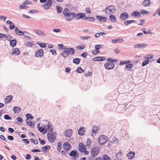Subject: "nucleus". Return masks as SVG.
I'll use <instances>...</instances> for the list:
<instances>
[{
    "label": "nucleus",
    "mask_w": 160,
    "mask_h": 160,
    "mask_svg": "<svg viewBox=\"0 0 160 160\" xmlns=\"http://www.w3.org/2000/svg\"><path fill=\"white\" fill-rule=\"evenodd\" d=\"M108 140V138L107 136L102 135L98 138V141L100 145H103Z\"/></svg>",
    "instance_id": "obj_3"
},
{
    "label": "nucleus",
    "mask_w": 160,
    "mask_h": 160,
    "mask_svg": "<svg viewBox=\"0 0 160 160\" xmlns=\"http://www.w3.org/2000/svg\"><path fill=\"white\" fill-rule=\"evenodd\" d=\"M103 46V45L101 44L96 45L95 46V48L96 50H98L102 47Z\"/></svg>",
    "instance_id": "obj_49"
},
{
    "label": "nucleus",
    "mask_w": 160,
    "mask_h": 160,
    "mask_svg": "<svg viewBox=\"0 0 160 160\" xmlns=\"http://www.w3.org/2000/svg\"><path fill=\"white\" fill-rule=\"evenodd\" d=\"M4 118L6 120H10L12 119V118L8 114H6L4 116Z\"/></svg>",
    "instance_id": "obj_50"
},
{
    "label": "nucleus",
    "mask_w": 160,
    "mask_h": 160,
    "mask_svg": "<svg viewBox=\"0 0 160 160\" xmlns=\"http://www.w3.org/2000/svg\"><path fill=\"white\" fill-rule=\"evenodd\" d=\"M84 128H80L78 130V133L80 136H83L85 133V130H83Z\"/></svg>",
    "instance_id": "obj_24"
},
{
    "label": "nucleus",
    "mask_w": 160,
    "mask_h": 160,
    "mask_svg": "<svg viewBox=\"0 0 160 160\" xmlns=\"http://www.w3.org/2000/svg\"><path fill=\"white\" fill-rule=\"evenodd\" d=\"M57 150L58 152H60L62 148V144L60 142H58L57 144Z\"/></svg>",
    "instance_id": "obj_38"
},
{
    "label": "nucleus",
    "mask_w": 160,
    "mask_h": 160,
    "mask_svg": "<svg viewBox=\"0 0 160 160\" xmlns=\"http://www.w3.org/2000/svg\"><path fill=\"white\" fill-rule=\"evenodd\" d=\"M124 41V40L122 38H118L116 39H112V43H115L116 42H123Z\"/></svg>",
    "instance_id": "obj_32"
},
{
    "label": "nucleus",
    "mask_w": 160,
    "mask_h": 160,
    "mask_svg": "<svg viewBox=\"0 0 160 160\" xmlns=\"http://www.w3.org/2000/svg\"><path fill=\"white\" fill-rule=\"evenodd\" d=\"M47 128L48 130L50 132H52L54 129V127L52 123L50 122H48L47 125Z\"/></svg>",
    "instance_id": "obj_18"
},
{
    "label": "nucleus",
    "mask_w": 160,
    "mask_h": 160,
    "mask_svg": "<svg viewBox=\"0 0 160 160\" xmlns=\"http://www.w3.org/2000/svg\"><path fill=\"white\" fill-rule=\"evenodd\" d=\"M53 134V132H52L51 133L49 132H48L47 138L49 142H53L55 140V137H52Z\"/></svg>",
    "instance_id": "obj_8"
},
{
    "label": "nucleus",
    "mask_w": 160,
    "mask_h": 160,
    "mask_svg": "<svg viewBox=\"0 0 160 160\" xmlns=\"http://www.w3.org/2000/svg\"><path fill=\"white\" fill-rule=\"evenodd\" d=\"M32 3V1L28 0H26L22 4L20 5L19 6V8L20 10L27 9L28 8V7L27 5V4H30Z\"/></svg>",
    "instance_id": "obj_5"
},
{
    "label": "nucleus",
    "mask_w": 160,
    "mask_h": 160,
    "mask_svg": "<svg viewBox=\"0 0 160 160\" xmlns=\"http://www.w3.org/2000/svg\"><path fill=\"white\" fill-rule=\"evenodd\" d=\"M96 18L101 22H104L107 20V18L105 17L97 15L96 16Z\"/></svg>",
    "instance_id": "obj_19"
},
{
    "label": "nucleus",
    "mask_w": 160,
    "mask_h": 160,
    "mask_svg": "<svg viewBox=\"0 0 160 160\" xmlns=\"http://www.w3.org/2000/svg\"><path fill=\"white\" fill-rule=\"evenodd\" d=\"M69 155L74 158V159L76 160L79 157V154L78 151L76 150H73L69 153Z\"/></svg>",
    "instance_id": "obj_7"
},
{
    "label": "nucleus",
    "mask_w": 160,
    "mask_h": 160,
    "mask_svg": "<svg viewBox=\"0 0 160 160\" xmlns=\"http://www.w3.org/2000/svg\"><path fill=\"white\" fill-rule=\"evenodd\" d=\"M38 44L41 48H45L47 46L46 44L45 43H41Z\"/></svg>",
    "instance_id": "obj_54"
},
{
    "label": "nucleus",
    "mask_w": 160,
    "mask_h": 160,
    "mask_svg": "<svg viewBox=\"0 0 160 160\" xmlns=\"http://www.w3.org/2000/svg\"><path fill=\"white\" fill-rule=\"evenodd\" d=\"M92 141L90 139H88L86 142V145L89 147H90V144L91 143Z\"/></svg>",
    "instance_id": "obj_43"
},
{
    "label": "nucleus",
    "mask_w": 160,
    "mask_h": 160,
    "mask_svg": "<svg viewBox=\"0 0 160 160\" xmlns=\"http://www.w3.org/2000/svg\"><path fill=\"white\" fill-rule=\"evenodd\" d=\"M34 43L32 42L28 41L26 43V46L28 47H32L33 45H34Z\"/></svg>",
    "instance_id": "obj_44"
},
{
    "label": "nucleus",
    "mask_w": 160,
    "mask_h": 160,
    "mask_svg": "<svg viewBox=\"0 0 160 160\" xmlns=\"http://www.w3.org/2000/svg\"><path fill=\"white\" fill-rule=\"evenodd\" d=\"M92 75V73L90 71H88L87 73H85V75L87 77L91 76Z\"/></svg>",
    "instance_id": "obj_61"
},
{
    "label": "nucleus",
    "mask_w": 160,
    "mask_h": 160,
    "mask_svg": "<svg viewBox=\"0 0 160 160\" xmlns=\"http://www.w3.org/2000/svg\"><path fill=\"white\" fill-rule=\"evenodd\" d=\"M12 50L13 51L11 53V55H18L20 53V50L18 48H14L12 49Z\"/></svg>",
    "instance_id": "obj_17"
},
{
    "label": "nucleus",
    "mask_w": 160,
    "mask_h": 160,
    "mask_svg": "<svg viewBox=\"0 0 160 160\" xmlns=\"http://www.w3.org/2000/svg\"><path fill=\"white\" fill-rule=\"evenodd\" d=\"M150 61L149 59L144 60V62L142 63V66H144L149 63Z\"/></svg>",
    "instance_id": "obj_42"
},
{
    "label": "nucleus",
    "mask_w": 160,
    "mask_h": 160,
    "mask_svg": "<svg viewBox=\"0 0 160 160\" xmlns=\"http://www.w3.org/2000/svg\"><path fill=\"white\" fill-rule=\"evenodd\" d=\"M147 46V44L142 43L135 45L134 48H144Z\"/></svg>",
    "instance_id": "obj_16"
},
{
    "label": "nucleus",
    "mask_w": 160,
    "mask_h": 160,
    "mask_svg": "<svg viewBox=\"0 0 160 160\" xmlns=\"http://www.w3.org/2000/svg\"><path fill=\"white\" fill-rule=\"evenodd\" d=\"M81 61V59L78 58H76L74 59L73 60V62L76 64H78Z\"/></svg>",
    "instance_id": "obj_35"
},
{
    "label": "nucleus",
    "mask_w": 160,
    "mask_h": 160,
    "mask_svg": "<svg viewBox=\"0 0 160 160\" xmlns=\"http://www.w3.org/2000/svg\"><path fill=\"white\" fill-rule=\"evenodd\" d=\"M135 153L134 152L130 151L127 154V157L129 159H133L135 156Z\"/></svg>",
    "instance_id": "obj_23"
},
{
    "label": "nucleus",
    "mask_w": 160,
    "mask_h": 160,
    "mask_svg": "<svg viewBox=\"0 0 160 160\" xmlns=\"http://www.w3.org/2000/svg\"><path fill=\"white\" fill-rule=\"evenodd\" d=\"M86 82H85V81H82L81 84L82 88L84 90H86L88 89L90 87L89 84H87V83H89V81H85Z\"/></svg>",
    "instance_id": "obj_6"
},
{
    "label": "nucleus",
    "mask_w": 160,
    "mask_h": 160,
    "mask_svg": "<svg viewBox=\"0 0 160 160\" xmlns=\"http://www.w3.org/2000/svg\"><path fill=\"white\" fill-rule=\"evenodd\" d=\"M17 41L16 39H14L10 41V44L11 46L12 47L15 46L17 44Z\"/></svg>",
    "instance_id": "obj_28"
},
{
    "label": "nucleus",
    "mask_w": 160,
    "mask_h": 160,
    "mask_svg": "<svg viewBox=\"0 0 160 160\" xmlns=\"http://www.w3.org/2000/svg\"><path fill=\"white\" fill-rule=\"evenodd\" d=\"M44 52L42 49H40L38 50L36 52L35 56L36 57H42L43 56Z\"/></svg>",
    "instance_id": "obj_15"
},
{
    "label": "nucleus",
    "mask_w": 160,
    "mask_h": 160,
    "mask_svg": "<svg viewBox=\"0 0 160 160\" xmlns=\"http://www.w3.org/2000/svg\"><path fill=\"white\" fill-rule=\"evenodd\" d=\"M100 150V148L98 147L95 146L93 147L91 150L92 156L93 157H94L97 155L99 153Z\"/></svg>",
    "instance_id": "obj_4"
},
{
    "label": "nucleus",
    "mask_w": 160,
    "mask_h": 160,
    "mask_svg": "<svg viewBox=\"0 0 160 160\" xmlns=\"http://www.w3.org/2000/svg\"><path fill=\"white\" fill-rule=\"evenodd\" d=\"M63 149L66 151L69 150L71 148L70 144L68 142H65L63 145Z\"/></svg>",
    "instance_id": "obj_12"
},
{
    "label": "nucleus",
    "mask_w": 160,
    "mask_h": 160,
    "mask_svg": "<svg viewBox=\"0 0 160 160\" xmlns=\"http://www.w3.org/2000/svg\"><path fill=\"white\" fill-rule=\"evenodd\" d=\"M90 36H80V38L81 39L83 40H86L87 39H88L90 38Z\"/></svg>",
    "instance_id": "obj_51"
},
{
    "label": "nucleus",
    "mask_w": 160,
    "mask_h": 160,
    "mask_svg": "<svg viewBox=\"0 0 160 160\" xmlns=\"http://www.w3.org/2000/svg\"><path fill=\"white\" fill-rule=\"evenodd\" d=\"M102 160H111L110 158L107 154H104L102 156Z\"/></svg>",
    "instance_id": "obj_37"
},
{
    "label": "nucleus",
    "mask_w": 160,
    "mask_h": 160,
    "mask_svg": "<svg viewBox=\"0 0 160 160\" xmlns=\"http://www.w3.org/2000/svg\"><path fill=\"white\" fill-rule=\"evenodd\" d=\"M85 46L84 45H82L81 46H77L76 48L78 49L81 50L85 48Z\"/></svg>",
    "instance_id": "obj_56"
},
{
    "label": "nucleus",
    "mask_w": 160,
    "mask_h": 160,
    "mask_svg": "<svg viewBox=\"0 0 160 160\" xmlns=\"http://www.w3.org/2000/svg\"><path fill=\"white\" fill-rule=\"evenodd\" d=\"M51 148V146L49 145H47L46 146L42 147V152L46 153L47 152V150H49Z\"/></svg>",
    "instance_id": "obj_22"
},
{
    "label": "nucleus",
    "mask_w": 160,
    "mask_h": 160,
    "mask_svg": "<svg viewBox=\"0 0 160 160\" xmlns=\"http://www.w3.org/2000/svg\"><path fill=\"white\" fill-rule=\"evenodd\" d=\"M110 20L113 22H117V19L116 17L113 15H110L109 16Z\"/></svg>",
    "instance_id": "obj_27"
},
{
    "label": "nucleus",
    "mask_w": 160,
    "mask_h": 160,
    "mask_svg": "<svg viewBox=\"0 0 160 160\" xmlns=\"http://www.w3.org/2000/svg\"><path fill=\"white\" fill-rule=\"evenodd\" d=\"M22 141L24 143L26 144H28L29 143V140L27 139H22Z\"/></svg>",
    "instance_id": "obj_57"
},
{
    "label": "nucleus",
    "mask_w": 160,
    "mask_h": 160,
    "mask_svg": "<svg viewBox=\"0 0 160 160\" xmlns=\"http://www.w3.org/2000/svg\"><path fill=\"white\" fill-rule=\"evenodd\" d=\"M76 17L77 19H79L82 18H85V15L84 13H79L77 14H76Z\"/></svg>",
    "instance_id": "obj_21"
},
{
    "label": "nucleus",
    "mask_w": 160,
    "mask_h": 160,
    "mask_svg": "<svg viewBox=\"0 0 160 160\" xmlns=\"http://www.w3.org/2000/svg\"><path fill=\"white\" fill-rule=\"evenodd\" d=\"M13 97L11 95H8L7 96L5 100V102L6 103H10L12 101Z\"/></svg>",
    "instance_id": "obj_25"
},
{
    "label": "nucleus",
    "mask_w": 160,
    "mask_h": 160,
    "mask_svg": "<svg viewBox=\"0 0 160 160\" xmlns=\"http://www.w3.org/2000/svg\"><path fill=\"white\" fill-rule=\"evenodd\" d=\"M67 134L66 135V136L67 137H71L72 134V129H69L67 131Z\"/></svg>",
    "instance_id": "obj_36"
},
{
    "label": "nucleus",
    "mask_w": 160,
    "mask_h": 160,
    "mask_svg": "<svg viewBox=\"0 0 160 160\" xmlns=\"http://www.w3.org/2000/svg\"><path fill=\"white\" fill-rule=\"evenodd\" d=\"M63 14L65 16L66 20L70 21L72 19L76 18V13L70 12L69 10L67 8H65L63 12Z\"/></svg>",
    "instance_id": "obj_1"
},
{
    "label": "nucleus",
    "mask_w": 160,
    "mask_h": 160,
    "mask_svg": "<svg viewBox=\"0 0 160 160\" xmlns=\"http://www.w3.org/2000/svg\"><path fill=\"white\" fill-rule=\"evenodd\" d=\"M26 117L27 118L26 119H28L29 118L33 119L34 118V117L31 114L28 113L26 115Z\"/></svg>",
    "instance_id": "obj_39"
},
{
    "label": "nucleus",
    "mask_w": 160,
    "mask_h": 160,
    "mask_svg": "<svg viewBox=\"0 0 160 160\" xmlns=\"http://www.w3.org/2000/svg\"><path fill=\"white\" fill-rule=\"evenodd\" d=\"M132 66H133V65L132 64H130V63H129V64H126V68H129V69H128V71H130V70L132 67Z\"/></svg>",
    "instance_id": "obj_40"
},
{
    "label": "nucleus",
    "mask_w": 160,
    "mask_h": 160,
    "mask_svg": "<svg viewBox=\"0 0 160 160\" xmlns=\"http://www.w3.org/2000/svg\"><path fill=\"white\" fill-rule=\"evenodd\" d=\"M6 38L7 40L10 41V39H12V37L10 35H8L7 36H6Z\"/></svg>",
    "instance_id": "obj_59"
},
{
    "label": "nucleus",
    "mask_w": 160,
    "mask_h": 160,
    "mask_svg": "<svg viewBox=\"0 0 160 160\" xmlns=\"http://www.w3.org/2000/svg\"><path fill=\"white\" fill-rule=\"evenodd\" d=\"M129 16L128 13L124 12L120 14V18L122 20H124L128 18Z\"/></svg>",
    "instance_id": "obj_13"
},
{
    "label": "nucleus",
    "mask_w": 160,
    "mask_h": 160,
    "mask_svg": "<svg viewBox=\"0 0 160 160\" xmlns=\"http://www.w3.org/2000/svg\"><path fill=\"white\" fill-rule=\"evenodd\" d=\"M140 12L141 14L143 15H144L145 14H148L149 13L148 11H146L144 10H141Z\"/></svg>",
    "instance_id": "obj_55"
},
{
    "label": "nucleus",
    "mask_w": 160,
    "mask_h": 160,
    "mask_svg": "<svg viewBox=\"0 0 160 160\" xmlns=\"http://www.w3.org/2000/svg\"><path fill=\"white\" fill-rule=\"evenodd\" d=\"M15 31L16 34L21 36H24V32L19 30L18 27H16Z\"/></svg>",
    "instance_id": "obj_20"
},
{
    "label": "nucleus",
    "mask_w": 160,
    "mask_h": 160,
    "mask_svg": "<svg viewBox=\"0 0 160 160\" xmlns=\"http://www.w3.org/2000/svg\"><path fill=\"white\" fill-rule=\"evenodd\" d=\"M42 126H43V127H38V130L42 133L44 132L45 127H46V126L45 125H43Z\"/></svg>",
    "instance_id": "obj_34"
},
{
    "label": "nucleus",
    "mask_w": 160,
    "mask_h": 160,
    "mask_svg": "<svg viewBox=\"0 0 160 160\" xmlns=\"http://www.w3.org/2000/svg\"><path fill=\"white\" fill-rule=\"evenodd\" d=\"M112 140V142H113L117 143L118 142V140L116 137H113Z\"/></svg>",
    "instance_id": "obj_53"
},
{
    "label": "nucleus",
    "mask_w": 160,
    "mask_h": 160,
    "mask_svg": "<svg viewBox=\"0 0 160 160\" xmlns=\"http://www.w3.org/2000/svg\"><path fill=\"white\" fill-rule=\"evenodd\" d=\"M56 8L57 11V12L59 13H61L62 11V9L61 7L59 6H56Z\"/></svg>",
    "instance_id": "obj_47"
},
{
    "label": "nucleus",
    "mask_w": 160,
    "mask_h": 160,
    "mask_svg": "<svg viewBox=\"0 0 160 160\" xmlns=\"http://www.w3.org/2000/svg\"><path fill=\"white\" fill-rule=\"evenodd\" d=\"M136 23V21L134 20H126L124 21V23L126 26H128L131 23Z\"/></svg>",
    "instance_id": "obj_29"
},
{
    "label": "nucleus",
    "mask_w": 160,
    "mask_h": 160,
    "mask_svg": "<svg viewBox=\"0 0 160 160\" xmlns=\"http://www.w3.org/2000/svg\"><path fill=\"white\" fill-rule=\"evenodd\" d=\"M52 4V0H48L43 5V8L45 10H48Z\"/></svg>",
    "instance_id": "obj_10"
},
{
    "label": "nucleus",
    "mask_w": 160,
    "mask_h": 160,
    "mask_svg": "<svg viewBox=\"0 0 160 160\" xmlns=\"http://www.w3.org/2000/svg\"><path fill=\"white\" fill-rule=\"evenodd\" d=\"M21 109L18 107L15 106L13 108V110L14 113H19L21 111Z\"/></svg>",
    "instance_id": "obj_33"
},
{
    "label": "nucleus",
    "mask_w": 160,
    "mask_h": 160,
    "mask_svg": "<svg viewBox=\"0 0 160 160\" xmlns=\"http://www.w3.org/2000/svg\"><path fill=\"white\" fill-rule=\"evenodd\" d=\"M122 155V153L120 151L116 154V157L117 158V159L119 160L121 157Z\"/></svg>",
    "instance_id": "obj_48"
},
{
    "label": "nucleus",
    "mask_w": 160,
    "mask_h": 160,
    "mask_svg": "<svg viewBox=\"0 0 160 160\" xmlns=\"http://www.w3.org/2000/svg\"><path fill=\"white\" fill-rule=\"evenodd\" d=\"M95 18L93 17H87L84 18V20L87 21H93L95 20Z\"/></svg>",
    "instance_id": "obj_31"
},
{
    "label": "nucleus",
    "mask_w": 160,
    "mask_h": 160,
    "mask_svg": "<svg viewBox=\"0 0 160 160\" xmlns=\"http://www.w3.org/2000/svg\"><path fill=\"white\" fill-rule=\"evenodd\" d=\"M38 140L39 141L40 144H42V145L45 144L46 143V142L44 140L40 138H38Z\"/></svg>",
    "instance_id": "obj_45"
},
{
    "label": "nucleus",
    "mask_w": 160,
    "mask_h": 160,
    "mask_svg": "<svg viewBox=\"0 0 160 160\" xmlns=\"http://www.w3.org/2000/svg\"><path fill=\"white\" fill-rule=\"evenodd\" d=\"M65 52H67L69 55V54H73L75 53V51L74 48H68L65 50Z\"/></svg>",
    "instance_id": "obj_14"
},
{
    "label": "nucleus",
    "mask_w": 160,
    "mask_h": 160,
    "mask_svg": "<svg viewBox=\"0 0 160 160\" xmlns=\"http://www.w3.org/2000/svg\"><path fill=\"white\" fill-rule=\"evenodd\" d=\"M50 51L53 55H56L57 54V53L56 52V50H55L54 49L50 50Z\"/></svg>",
    "instance_id": "obj_63"
},
{
    "label": "nucleus",
    "mask_w": 160,
    "mask_h": 160,
    "mask_svg": "<svg viewBox=\"0 0 160 160\" xmlns=\"http://www.w3.org/2000/svg\"><path fill=\"white\" fill-rule=\"evenodd\" d=\"M61 55L62 57L65 58L68 56V55L67 54V52H65V50L63 51V52H62L61 53Z\"/></svg>",
    "instance_id": "obj_46"
},
{
    "label": "nucleus",
    "mask_w": 160,
    "mask_h": 160,
    "mask_svg": "<svg viewBox=\"0 0 160 160\" xmlns=\"http://www.w3.org/2000/svg\"><path fill=\"white\" fill-rule=\"evenodd\" d=\"M106 59V58L105 57H98V61H102Z\"/></svg>",
    "instance_id": "obj_52"
},
{
    "label": "nucleus",
    "mask_w": 160,
    "mask_h": 160,
    "mask_svg": "<svg viewBox=\"0 0 160 160\" xmlns=\"http://www.w3.org/2000/svg\"><path fill=\"white\" fill-rule=\"evenodd\" d=\"M31 151L33 152H41V150L39 149H32L31 150Z\"/></svg>",
    "instance_id": "obj_60"
},
{
    "label": "nucleus",
    "mask_w": 160,
    "mask_h": 160,
    "mask_svg": "<svg viewBox=\"0 0 160 160\" xmlns=\"http://www.w3.org/2000/svg\"><path fill=\"white\" fill-rule=\"evenodd\" d=\"M38 12V11L37 10L35 9L30 10L29 12V13H34L35 12Z\"/></svg>",
    "instance_id": "obj_58"
},
{
    "label": "nucleus",
    "mask_w": 160,
    "mask_h": 160,
    "mask_svg": "<svg viewBox=\"0 0 160 160\" xmlns=\"http://www.w3.org/2000/svg\"><path fill=\"white\" fill-rule=\"evenodd\" d=\"M150 3V0H144L142 2V5L144 7H147Z\"/></svg>",
    "instance_id": "obj_30"
},
{
    "label": "nucleus",
    "mask_w": 160,
    "mask_h": 160,
    "mask_svg": "<svg viewBox=\"0 0 160 160\" xmlns=\"http://www.w3.org/2000/svg\"><path fill=\"white\" fill-rule=\"evenodd\" d=\"M84 70L82 69L81 67H78L76 70V72L78 73H81L83 72Z\"/></svg>",
    "instance_id": "obj_41"
},
{
    "label": "nucleus",
    "mask_w": 160,
    "mask_h": 160,
    "mask_svg": "<svg viewBox=\"0 0 160 160\" xmlns=\"http://www.w3.org/2000/svg\"><path fill=\"white\" fill-rule=\"evenodd\" d=\"M25 158L27 160L30 159L31 158V156L29 154H27L25 157Z\"/></svg>",
    "instance_id": "obj_64"
},
{
    "label": "nucleus",
    "mask_w": 160,
    "mask_h": 160,
    "mask_svg": "<svg viewBox=\"0 0 160 160\" xmlns=\"http://www.w3.org/2000/svg\"><path fill=\"white\" fill-rule=\"evenodd\" d=\"M116 10V8L115 6L113 5H110L106 8L104 12L106 13L110 14L114 13Z\"/></svg>",
    "instance_id": "obj_2"
},
{
    "label": "nucleus",
    "mask_w": 160,
    "mask_h": 160,
    "mask_svg": "<svg viewBox=\"0 0 160 160\" xmlns=\"http://www.w3.org/2000/svg\"><path fill=\"white\" fill-rule=\"evenodd\" d=\"M16 120H17L18 121L20 122L21 123L23 122V120L22 118L20 117H18L16 118Z\"/></svg>",
    "instance_id": "obj_62"
},
{
    "label": "nucleus",
    "mask_w": 160,
    "mask_h": 160,
    "mask_svg": "<svg viewBox=\"0 0 160 160\" xmlns=\"http://www.w3.org/2000/svg\"><path fill=\"white\" fill-rule=\"evenodd\" d=\"M132 16L140 17L141 16L140 12L138 11H135L133 12L132 14Z\"/></svg>",
    "instance_id": "obj_26"
},
{
    "label": "nucleus",
    "mask_w": 160,
    "mask_h": 160,
    "mask_svg": "<svg viewBox=\"0 0 160 160\" xmlns=\"http://www.w3.org/2000/svg\"><path fill=\"white\" fill-rule=\"evenodd\" d=\"M114 66V64L112 62H106L104 64L105 68L108 70L113 69Z\"/></svg>",
    "instance_id": "obj_11"
},
{
    "label": "nucleus",
    "mask_w": 160,
    "mask_h": 160,
    "mask_svg": "<svg viewBox=\"0 0 160 160\" xmlns=\"http://www.w3.org/2000/svg\"><path fill=\"white\" fill-rule=\"evenodd\" d=\"M78 150L81 152H84L87 149L86 146L82 142L79 143L78 144Z\"/></svg>",
    "instance_id": "obj_9"
}]
</instances>
